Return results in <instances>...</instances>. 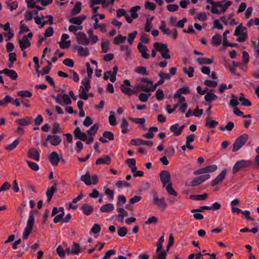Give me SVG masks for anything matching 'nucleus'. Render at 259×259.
Returning <instances> with one entry per match:
<instances>
[{
	"label": "nucleus",
	"instance_id": "obj_7",
	"mask_svg": "<svg viewBox=\"0 0 259 259\" xmlns=\"http://www.w3.org/2000/svg\"><path fill=\"white\" fill-rule=\"evenodd\" d=\"M159 177L163 187L166 186L169 183H171L170 175L168 171H161L159 174Z\"/></svg>",
	"mask_w": 259,
	"mask_h": 259
},
{
	"label": "nucleus",
	"instance_id": "obj_27",
	"mask_svg": "<svg viewBox=\"0 0 259 259\" xmlns=\"http://www.w3.org/2000/svg\"><path fill=\"white\" fill-rule=\"evenodd\" d=\"M80 180L83 182L85 185L90 186L92 184V181L90 172L87 171L85 175H82L80 177Z\"/></svg>",
	"mask_w": 259,
	"mask_h": 259
},
{
	"label": "nucleus",
	"instance_id": "obj_55",
	"mask_svg": "<svg viewBox=\"0 0 259 259\" xmlns=\"http://www.w3.org/2000/svg\"><path fill=\"white\" fill-rule=\"evenodd\" d=\"M218 122L213 120L210 121H207L205 123V126H208L209 128H213L215 127L218 124Z\"/></svg>",
	"mask_w": 259,
	"mask_h": 259
},
{
	"label": "nucleus",
	"instance_id": "obj_14",
	"mask_svg": "<svg viewBox=\"0 0 259 259\" xmlns=\"http://www.w3.org/2000/svg\"><path fill=\"white\" fill-rule=\"evenodd\" d=\"M77 42L83 45H88L90 43L89 39L87 38L85 33L79 32L76 38Z\"/></svg>",
	"mask_w": 259,
	"mask_h": 259
},
{
	"label": "nucleus",
	"instance_id": "obj_2",
	"mask_svg": "<svg viewBox=\"0 0 259 259\" xmlns=\"http://www.w3.org/2000/svg\"><path fill=\"white\" fill-rule=\"evenodd\" d=\"M154 47L160 53L163 58L167 59L170 58V55L169 54V50L166 44H159L158 42H155L154 44Z\"/></svg>",
	"mask_w": 259,
	"mask_h": 259
},
{
	"label": "nucleus",
	"instance_id": "obj_29",
	"mask_svg": "<svg viewBox=\"0 0 259 259\" xmlns=\"http://www.w3.org/2000/svg\"><path fill=\"white\" fill-rule=\"evenodd\" d=\"M26 201H23L20 205L18 206L17 212L20 215L21 218L23 217V214L26 211Z\"/></svg>",
	"mask_w": 259,
	"mask_h": 259
},
{
	"label": "nucleus",
	"instance_id": "obj_38",
	"mask_svg": "<svg viewBox=\"0 0 259 259\" xmlns=\"http://www.w3.org/2000/svg\"><path fill=\"white\" fill-rule=\"evenodd\" d=\"M126 39V36H124L121 35H118V36L114 37L113 42L114 45H119L123 43Z\"/></svg>",
	"mask_w": 259,
	"mask_h": 259
},
{
	"label": "nucleus",
	"instance_id": "obj_60",
	"mask_svg": "<svg viewBox=\"0 0 259 259\" xmlns=\"http://www.w3.org/2000/svg\"><path fill=\"white\" fill-rule=\"evenodd\" d=\"M239 37L237 38V40L238 42H243L247 40L248 38V34L247 32H243L241 33L240 35H239Z\"/></svg>",
	"mask_w": 259,
	"mask_h": 259
},
{
	"label": "nucleus",
	"instance_id": "obj_46",
	"mask_svg": "<svg viewBox=\"0 0 259 259\" xmlns=\"http://www.w3.org/2000/svg\"><path fill=\"white\" fill-rule=\"evenodd\" d=\"M115 186L118 188L130 187L131 185L129 182L122 181H118L115 183Z\"/></svg>",
	"mask_w": 259,
	"mask_h": 259
},
{
	"label": "nucleus",
	"instance_id": "obj_9",
	"mask_svg": "<svg viewBox=\"0 0 259 259\" xmlns=\"http://www.w3.org/2000/svg\"><path fill=\"white\" fill-rule=\"evenodd\" d=\"M218 167L216 165H210L207 166L205 167H203L200 169H199L195 171H194V174L195 175H199L202 174H205L208 172H213L217 170Z\"/></svg>",
	"mask_w": 259,
	"mask_h": 259
},
{
	"label": "nucleus",
	"instance_id": "obj_50",
	"mask_svg": "<svg viewBox=\"0 0 259 259\" xmlns=\"http://www.w3.org/2000/svg\"><path fill=\"white\" fill-rule=\"evenodd\" d=\"M29 167L33 170L37 171L39 170V166L38 164L34 162H31L28 160H26Z\"/></svg>",
	"mask_w": 259,
	"mask_h": 259
},
{
	"label": "nucleus",
	"instance_id": "obj_35",
	"mask_svg": "<svg viewBox=\"0 0 259 259\" xmlns=\"http://www.w3.org/2000/svg\"><path fill=\"white\" fill-rule=\"evenodd\" d=\"M81 3L80 2H77L75 6H74L73 8L72 9L71 11V14L72 15H75L77 14H78L81 11Z\"/></svg>",
	"mask_w": 259,
	"mask_h": 259
},
{
	"label": "nucleus",
	"instance_id": "obj_52",
	"mask_svg": "<svg viewBox=\"0 0 259 259\" xmlns=\"http://www.w3.org/2000/svg\"><path fill=\"white\" fill-rule=\"evenodd\" d=\"M117 233L120 237H124L127 234V228L125 227H119Z\"/></svg>",
	"mask_w": 259,
	"mask_h": 259
},
{
	"label": "nucleus",
	"instance_id": "obj_40",
	"mask_svg": "<svg viewBox=\"0 0 259 259\" xmlns=\"http://www.w3.org/2000/svg\"><path fill=\"white\" fill-rule=\"evenodd\" d=\"M218 98L216 95L210 92L207 93L204 96V99L207 102H211L212 100H216Z\"/></svg>",
	"mask_w": 259,
	"mask_h": 259
},
{
	"label": "nucleus",
	"instance_id": "obj_39",
	"mask_svg": "<svg viewBox=\"0 0 259 259\" xmlns=\"http://www.w3.org/2000/svg\"><path fill=\"white\" fill-rule=\"evenodd\" d=\"M166 188V190L167 193L169 195H172L175 196H177L178 194L177 192L174 190V189L172 187V183H169L166 186L164 187Z\"/></svg>",
	"mask_w": 259,
	"mask_h": 259
},
{
	"label": "nucleus",
	"instance_id": "obj_42",
	"mask_svg": "<svg viewBox=\"0 0 259 259\" xmlns=\"http://www.w3.org/2000/svg\"><path fill=\"white\" fill-rule=\"evenodd\" d=\"M246 30V28L243 26L242 24H240L238 27H237L235 29L234 35L235 36H239L242 33L244 32Z\"/></svg>",
	"mask_w": 259,
	"mask_h": 259
},
{
	"label": "nucleus",
	"instance_id": "obj_30",
	"mask_svg": "<svg viewBox=\"0 0 259 259\" xmlns=\"http://www.w3.org/2000/svg\"><path fill=\"white\" fill-rule=\"evenodd\" d=\"M158 131V128L155 126H152L150 127L149 128V132L144 135H143V137L146 139H152L154 135L153 133V132H157Z\"/></svg>",
	"mask_w": 259,
	"mask_h": 259
},
{
	"label": "nucleus",
	"instance_id": "obj_5",
	"mask_svg": "<svg viewBox=\"0 0 259 259\" xmlns=\"http://www.w3.org/2000/svg\"><path fill=\"white\" fill-rule=\"evenodd\" d=\"M154 198L153 200V203L159 207L164 210L167 207V204L165 202V200L164 197H162L160 199L159 198L156 192L153 193Z\"/></svg>",
	"mask_w": 259,
	"mask_h": 259
},
{
	"label": "nucleus",
	"instance_id": "obj_56",
	"mask_svg": "<svg viewBox=\"0 0 259 259\" xmlns=\"http://www.w3.org/2000/svg\"><path fill=\"white\" fill-rule=\"evenodd\" d=\"M167 9L170 12L177 11L179 8L177 4H170L166 6Z\"/></svg>",
	"mask_w": 259,
	"mask_h": 259
},
{
	"label": "nucleus",
	"instance_id": "obj_53",
	"mask_svg": "<svg viewBox=\"0 0 259 259\" xmlns=\"http://www.w3.org/2000/svg\"><path fill=\"white\" fill-rule=\"evenodd\" d=\"M239 101L241 102V105L243 106H250L251 105V103L244 97H239Z\"/></svg>",
	"mask_w": 259,
	"mask_h": 259
},
{
	"label": "nucleus",
	"instance_id": "obj_51",
	"mask_svg": "<svg viewBox=\"0 0 259 259\" xmlns=\"http://www.w3.org/2000/svg\"><path fill=\"white\" fill-rule=\"evenodd\" d=\"M137 34L138 32L137 31H135L133 32L128 34L127 40L130 44L132 45L133 44L134 40L136 38Z\"/></svg>",
	"mask_w": 259,
	"mask_h": 259
},
{
	"label": "nucleus",
	"instance_id": "obj_57",
	"mask_svg": "<svg viewBox=\"0 0 259 259\" xmlns=\"http://www.w3.org/2000/svg\"><path fill=\"white\" fill-rule=\"evenodd\" d=\"M183 71L185 73L187 74L189 77H192L194 76L193 73L194 72V69L192 67H190L189 70H187L186 67L183 68Z\"/></svg>",
	"mask_w": 259,
	"mask_h": 259
},
{
	"label": "nucleus",
	"instance_id": "obj_15",
	"mask_svg": "<svg viewBox=\"0 0 259 259\" xmlns=\"http://www.w3.org/2000/svg\"><path fill=\"white\" fill-rule=\"evenodd\" d=\"M74 137L76 139L82 141H85L87 140V136L85 133L81 132L79 127H77L74 131Z\"/></svg>",
	"mask_w": 259,
	"mask_h": 259
},
{
	"label": "nucleus",
	"instance_id": "obj_43",
	"mask_svg": "<svg viewBox=\"0 0 259 259\" xmlns=\"http://www.w3.org/2000/svg\"><path fill=\"white\" fill-rule=\"evenodd\" d=\"M19 140L16 139L12 144L5 147V149L8 151H12L19 144Z\"/></svg>",
	"mask_w": 259,
	"mask_h": 259
},
{
	"label": "nucleus",
	"instance_id": "obj_13",
	"mask_svg": "<svg viewBox=\"0 0 259 259\" xmlns=\"http://www.w3.org/2000/svg\"><path fill=\"white\" fill-rule=\"evenodd\" d=\"M74 49L77 51L78 55L81 57H87L89 55V50L87 48H83L81 46L75 45Z\"/></svg>",
	"mask_w": 259,
	"mask_h": 259
},
{
	"label": "nucleus",
	"instance_id": "obj_25",
	"mask_svg": "<svg viewBox=\"0 0 259 259\" xmlns=\"http://www.w3.org/2000/svg\"><path fill=\"white\" fill-rule=\"evenodd\" d=\"M114 205L112 203H107L100 207V211L102 212H110L114 210Z\"/></svg>",
	"mask_w": 259,
	"mask_h": 259
},
{
	"label": "nucleus",
	"instance_id": "obj_6",
	"mask_svg": "<svg viewBox=\"0 0 259 259\" xmlns=\"http://www.w3.org/2000/svg\"><path fill=\"white\" fill-rule=\"evenodd\" d=\"M131 86L130 80L125 79L123 81V83L121 85L120 90L123 94L131 96L136 93L130 88Z\"/></svg>",
	"mask_w": 259,
	"mask_h": 259
},
{
	"label": "nucleus",
	"instance_id": "obj_44",
	"mask_svg": "<svg viewBox=\"0 0 259 259\" xmlns=\"http://www.w3.org/2000/svg\"><path fill=\"white\" fill-rule=\"evenodd\" d=\"M135 72L137 73L148 75L149 74L148 72L147 71V68L146 67H138L135 69Z\"/></svg>",
	"mask_w": 259,
	"mask_h": 259
},
{
	"label": "nucleus",
	"instance_id": "obj_47",
	"mask_svg": "<svg viewBox=\"0 0 259 259\" xmlns=\"http://www.w3.org/2000/svg\"><path fill=\"white\" fill-rule=\"evenodd\" d=\"M128 123L127 121L124 117H123L122 119V122H121V124L120 125L121 128H122L121 132L123 134H125L127 132V127L128 126Z\"/></svg>",
	"mask_w": 259,
	"mask_h": 259
},
{
	"label": "nucleus",
	"instance_id": "obj_49",
	"mask_svg": "<svg viewBox=\"0 0 259 259\" xmlns=\"http://www.w3.org/2000/svg\"><path fill=\"white\" fill-rule=\"evenodd\" d=\"M52 132L54 135L61 132V128L59 123L55 122L53 124Z\"/></svg>",
	"mask_w": 259,
	"mask_h": 259
},
{
	"label": "nucleus",
	"instance_id": "obj_28",
	"mask_svg": "<svg viewBox=\"0 0 259 259\" xmlns=\"http://www.w3.org/2000/svg\"><path fill=\"white\" fill-rule=\"evenodd\" d=\"M222 43L221 35L219 33L215 34L212 36L211 39V44L216 46H220Z\"/></svg>",
	"mask_w": 259,
	"mask_h": 259
},
{
	"label": "nucleus",
	"instance_id": "obj_61",
	"mask_svg": "<svg viewBox=\"0 0 259 259\" xmlns=\"http://www.w3.org/2000/svg\"><path fill=\"white\" fill-rule=\"evenodd\" d=\"M74 247L71 250V253L74 254H78L80 251L79 244L76 243H74Z\"/></svg>",
	"mask_w": 259,
	"mask_h": 259
},
{
	"label": "nucleus",
	"instance_id": "obj_11",
	"mask_svg": "<svg viewBox=\"0 0 259 259\" xmlns=\"http://www.w3.org/2000/svg\"><path fill=\"white\" fill-rule=\"evenodd\" d=\"M47 141H49L52 145L56 146L60 144L62 140L60 137L58 135H49L47 136Z\"/></svg>",
	"mask_w": 259,
	"mask_h": 259
},
{
	"label": "nucleus",
	"instance_id": "obj_41",
	"mask_svg": "<svg viewBox=\"0 0 259 259\" xmlns=\"http://www.w3.org/2000/svg\"><path fill=\"white\" fill-rule=\"evenodd\" d=\"M17 95L20 97L30 98L32 96V94L29 91L22 90L17 93Z\"/></svg>",
	"mask_w": 259,
	"mask_h": 259
},
{
	"label": "nucleus",
	"instance_id": "obj_36",
	"mask_svg": "<svg viewBox=\"0 0 259 259\" xmlns=\"http://www.w3.org/2000/svg\"><path fill=\"white\" fill-rule=\"evenodd\" d=\"M13 100V98L10 96H6L2 100H0V106L3 107L7 106V104L11 103Z\"/></svg>",
	"mask_w": 259,
	"mask_h": 259
},
{
	"label": "nucleus",
	"instance_id": "obj_63",
	"mask_svg": "<svg viewBox=\"0 0 259 259\" xmlns=\"http://www.w3.org/2000/svg\"><path fill=\"white\" fill-rule=\"evenodd\" d=\"M93 123V120L90 116H87L85 120L83 122V125L85 126H89Z\"/></svg>",
	"mask_w": 259,
	"mask_h": 259
},
{
	"label": "nucleus",
	"instance_id": "obj_16",
	"mask_svg": "<svg viewBox=\"0 0 259 259\" xmlns=\"http://www.w3.org/2000/svg\"><path fill=\"white\" fill-rule=\"evenodd\" d=\"M28 156L37 161L39 160V152L37 149L31 148L28 151Z\"/></svg>",
	"mask_w": 259,
	"mask_h": 259
},
{
	"label": "nucleus",
	"instance_id": "obj_22",
	"mask_svg": "<svg viewBox=\"0 0 259 259\" xmlns=\"http://www.w3.org/2000/svg\"><path fill=\"white\" fill-rule=\"evenodd\" d=\"M85 18L86 17L85 16L81 15L79 17L70 18L69 19V21L70 23L79 25Z\"/></svg>",
	"mask_w": 259,
	"mask_h": 259
},
{
	"label": "nucleus",
	"instance_id": "obj_26",
	"mask_svg": "<svg viewBox=\"0 0 259 259\" xmlns=\"http://www.w3.org/2000/svg\"><path fill=\"white\" fill-rule=\"evenodd\" d=\"M213 58H206L203 57H199L197 59V61L200 65L211 64L213 63Z\"/></svg>",
	"mask_w": 259,
	"mask_h": 259
},
{
	"label": "nucleus",
	"instance_id": "obj_1",
	"mask_svg": "<svg viewBox=\"0 0 259 259\" xmlns=\"http://www.w3.org/2000/svg\"><path fill=\"white\" fill-rule=\"evenodd\" d=\"M34 223V217L33 211H31L29 213V218L27 220V225L23 233V238L26 239L31 232Z\"/></svg>",
	"mask_w": 259,
	"mask_h": 259
},
{
	"label": "nucleus",
	"instance_id": "obj_64",
	"mask_svg": "<svg viewBox=\"0 0 259 259\" xmlns=\"http://www.w3.org/2000/svg\"><path fill=\"white\" fill-rule=\"evenodd\" d=\"M166 252L163 250L159 252L156 257H154L155 259H166Z\"/></svg>",
	"mask_w": 259,
	"mask_h": 259
},
{
	"label": "nucleus",
	"instance_id": "obj_4",
	"mask_svg": "<svg viewBox=\"0 0 259 259\" xmlns=\"http://www.w3.org/2000/svg\"><path fill=\"white\" fill-rule=\"evenodd\" d=\"M252 164V162L250 160H239L237 161L233 167L232 172L235 174L242 170L243 169L248 167Z\"/></svg>",
	"mask_w": 259,
	"mask_h": 259
},
{
	"label": "nucleus",
	"instance_id": "obj_48",
	"mask_svg": "<svg viewBox=\"0 0 259 259\" xmlns=\"http://www.w3.org/2000/svg\"><path fill=\"white\" fill-rule=\"evenodd\" d=\"M201 183L198 177H197L193 180L190 183H186L185 185L187 186L194 187L200 185Z\"/></svg>",
	"mask_w": 259,
	"mask_h": 259
},
{
	"label": "nucleus",
	"instance_id": "obj_31",
	"mask_svg": "<svg viewBox=\"0 0 259 259\" xmlns=\"http://www.w3.org/2000/svg\"><path fill=\"white\" fill-rule=\"evenodd\" d=\"M91 78L90 77H85L82 80V83L84 86V88H83L82 86L80 87V89H82V90H85L88 91L89 89L91 88L90 85V79Z\"/></svg>",
	"mask_w": 259,
	"mask_h": 259
},
{
	"label": "nucleus",
	"instance_id": "obj_20",
	"mask_svg": "<svg viewBox=\"0 0 259 259\" xmlns=\"http://www.w3.org/2000/svg\"><path fill=\"white\" fill-rule=\"evenodd\" d=\"M138 49L144 59H147L149 58V55L147 53L148 49L146 46L143 45L141 42H140L138 45Z\"/></svg>",
	"mask_w": 259,
	"mask_h": 259
},
{
	"label": "nucleus",
	"instance_id": "obj_3",
	"mask_svg": "<svg viewBox=\"0 0 259 259\" xmlns=\"http://www.w3.org/2000/svg\"><path fill=\"white\" fill-rule=\"evenodd\" d=\"M248 138V136L246 134H244L237 138L233 144L232 151L236 152L240 149L245 144Z\"/></svg>",
	"mask_w": 259,
	"mask_h": 259
},
{
	"label": "nucleus",
	"instance_id": "obj_32",
	"mask_svg": "<svg viewBox=\"0 0 259 259\" xmlns=\"http://www.w3.org/2000/svg\"><path fill=\"white\" fill-rule=\"evenodd\" d=\"M207 193L201 195H192L190 196V199L194 200H204L207 198Z\"/></svg>",
	"mask_w": 259,
	"mask_h": 259
},
{
	"label": "nucleus",
	"instance_id": "obj_34",
	"mask_svg": "<svg viewBox=\"0 0 259 259\" xmlns=\"http://www.w3.org/2000/svg\"><path fill=\"white\" fill-rule=\"evenodd\" d=\"M99 128V124L98 123H95L89 130L87 131V133L89 136H94Z\"/></svg>",
	"mask_w": 259,
	"mask_h": 259
},
{
	"label": "nucleus",
	"instance_id": "obj_45",
	"mask_svg": "<svg viewBox=\"0 0 259 259\" xmlns=\"http://www.w3.org/2000/svg\"><path fill=\"white\" fill-rule=\"evenodd\" d=\"M179 128V124L176 123L172 125H171L170 127V130L171 132L174 133V136H178L181 135V134H178Z\"/></svg>",
	"mask_w": 259,
	"mask_h": 259
},
{
	"label": "nucleus",
	"instance_id": "obj_23",
	"mask_svg": "<svg viewBox=\"0 0 259 259\" xmlns=\"http://www.w3.org/2000/svg\"><path fill=\"white\" fill-rule=\"evenodd\" d=\"M81 210L86 215H89L93 212V207L88 203L83 204L81 206Z\"/></svg>",
	"mask_w": 259,
	"mask_h": 259
},
{
	"label": "nucleus",
	"instance_id": "obj_18",
	"mask_svg": "<svg viewBox=\"0 0 259 259\" xmlns=\"http://www.w3.org/2000/svg\"><path fill=\"white\" fill-rule=\"evenodd\" d=\"M20 47L21 50L24 51L27 47L31 46L30 41L27 39V36H24L22 40H18Z\"/></svg>",
	"mask_w": 259,
	"mask_h": 259
},
{
	"label": "nucleus",
	"instance_id": "obj_33",
	"mask_svg": "<svg viewBox=\"0 0 259 259\" xmlns=\"http://www.w3.org/2000/svg\"><path fill=\"white\" fill-rule=\"evenodd\" d=\"M141 7L139 6H136L132 7L130 10L131 17L133 19H135L138 17V14L137 12L140 10Z\"/></svg>",
	"mask_w": 259,
	"mask_h": 259
},
{
	"label": "nucleus",
	"instance_id": "obj_58",
	"mask_svg": "<svg viewBox=\"0 0 259 259\" xmlns=\"http://www.w3.org/2000/svg\"><path fill=\"white\" fill-rule=\"evenodd\" d=\"M63 63L66 66L69 67H73L74 64L73 61L71 59L67 58L63 60Z\"/></svg>",
	"mask_w": 259,
	"mask_h": 259
},
{
	"label": "nucleus",
	"instance_id": "obj_24",
	"mask_svg": "<svg viewBox=\"0 0 259 259\" xmlns=\"http://www.w3.org/2000/svg\"><path fill=\"white\" fill-rule=\"evenodd\" d=\"M117 211L119 213L116 215V217L118 219L119 221L122 222L123 221L124 217H127L128 215V213L123 208H117Z\"/></svg>",
	"mask_w": 259,
	"mask_h": 259
},
{
	"label": "nucleus",
	"instance_id": "obj_12",
	"mask_svg": "<svg viewBox=\"0 0 259 259\" xmlns=\"http://www.w3.org/2000/svg\"><path fill=\"white\" fill-rule=\"evenodd\" d=\"M49 158L53 165H58L60 159L62 157L60 158L58 154L56 151H53L50 155Z\"/></svg>",
	"mask_w": 259,
	"mask_h": 259
},
{
	"label": "nucleus",
	"instance_id": "obj_10",
	"mask_svg": "<svg viewBox=\"0 0 259 259\" xmlns=\"http://www.w3.org/2000/svg\"><path fill=\"white\" fill-rule=\"evenodd\" d=\"M227 174V169H224L222 172L216 177L215 179L213 180L211 182V185L214 187L218 184L222 183L225 179Z\"/></svg>",
	"mask_w": 259,
	"mask_h": 259
},
{
	"label": "nucleus",
	"instance_id": "obj_62",
	"mask_svg": "<svg viewBox=\"0 0 259 259\" xmlns=\"http://www.w3.org/2000/svg\"><path fill=\"white\" fill-rule=\"evenodd\" d=\"M156 99L158 100H161L164 98V93L162 90L158 89L156 92L155 94Z\"/></svg>",
	"mask_w": 259,
	"mask_h": 259
},
{
	"label": "nucleus",
	"instance_id": "obj_37",
	"mask_svg": "<svg viewBox=\"0 0 259 259\" xmlns=\"http://www.w3.org/2000/svg\"><path fill=\"white\" fill-rule=\"evenodd\" d=\"M6 75L10 77L12 80H15L18 78V74L14 70L8 69Z\"/></svg>",
	"mask_w": 259,
	"mask_h": 259
},
{
	"label": "nucleus",
	"instance_id": "obj_17",
	"mask_svg": "<svg viewBox=\"0 0 259 259\" xmlns=\"http://www.w3.org/2000/svg\"><path fill=\"white\" fill-rule=\"evenodd\" d=\"M227 2V0H224L222 2H214L213 3L212 7L210 9L211 12L213 14H216L220 15L221 14V12L219 11L217 8H222L223 6V3Z\"/></svg>",
	"mask_w": 259,
	"mask_h": 259
},
{
	"label": "nucleus",
	"instance_id": "obj_59",
	"mask_svg": "<svg viewBox=\"0 0 259 259\" xmlns=\"http://www.w3.org/2000/svg\"><path fill=\"white\" fill-rule=\"evenodd\" d=\"M56 252L61 257H63L65 256V250L61 245H59L57 248Z\"/></svg>",
	"mask_w": 259,
	"mask_h": 259
},
{
	"label": "nucleus",
	"instance_id": "obj_21",
	"mask_svg": "<svg viewBox=\"0 0 259 259\" xmlns=\"http://www.w3.org/2000/svg\"><path fill=\"white\" fill-rule=\"evenodd\" d=\"M111 162V157L108 155H105L102 157L99 158L96 161V164H107L109 165Z\"/></svg>",
	"mask_w": 259,
	"mask_h": 259
},
{
	"label": "nucleus",
	"instance_id": "obj_19",
	"mask_svg": "<svg viewBox=\"0 0 259 259\" xmlns=\"http://www.w3.org/2000/svg\"><path fill=\"white\" fill-rule=\"evenodd\" d=\"M57 182H55L54 185L50 188L48 189L46 192V195L48 198V201L50 202L52 198L54 193L57 191Z\"/></svg>",
	"mask_w": 259,
	"mask_h": 259
},
{
	"label": "nucleus",
	"instance_id": "obj_8",
	"mask_svg": "<svg viewBox=\"0 0 259 259\" xmlns=\"http://www.w3.org/2000/svg\"><path fill=\"white\" fill-rule=\"evenodd\" d=\"M131 144L135 146L146 145L151 147L153 145V143L151 141H145L143 139L137 138L132 139L131 141Z\"/></svg>",
	"mask_w": 259,
	"mask_h": 259
},
{
	"label": "nucleus",
	"instance_id": "obj_54",
	"mask_svg": "<svg viewBox=\"0 0 259 259\" xmlns=\"http://www.w3.org/2000/svg\"><path fill=\"white\" fill-rule=\"evenodd\" d=\"M103 137L110 141L114 140V134L111 132L105 131L103 134Z\"/></svg>",
	"mask_w": 259,
	"mask_h": 259
}]
</instances>
